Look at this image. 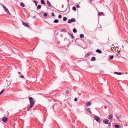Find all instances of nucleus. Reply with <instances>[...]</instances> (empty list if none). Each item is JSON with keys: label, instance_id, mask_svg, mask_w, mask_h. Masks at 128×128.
<instances>
[{"label": "nucleus", "instance_id": "nucleus-27", "mask_svg": "<svg viewBox=\"0 0 128 128\" xmlns=\"http://www.w3.org/2000/svg\"><path fill=\"white\" fill-rule=\"evenodd\" d=\"M114 58V56H110L109 59L110 60H112Z\"/></svg>", "mask_w": 128, "mask_h": 128}, {"label": "nucleus", "instance_id": "nucleus-30", "mask_svg": "<svg viewBox=\"0 0 128 128\" xmlns=\"http://www.w3.org/2000/svg\"><path fill=\"white\" fill-rule=\"evenodd\" d=\"M48 15V14L46 13H44V15L43 16L44 17H46Z\"/></svg>", "mask_w": 128, "mask_h": 128}, {"label": "nucleus", "instance_id": "nucleus-47", "mask_svg": "<svg viewBox=\"0 0 128 128\" xmlns=\"http://www.w3.org/2000/svg\"><path fill=\"white\" fill-rule=\"evenodd\" d=\"M67 1H68V2L69 0H67Z\"/></svg>", "mask_w": 128, "mask_h": 128}, {"label": "nucleus", "instance_id": "nucleus-46", "mask_svg": "<svg viewBox=\"0 0 128 128\" xmlns=\"http://www.w3.org/2000/svg\"><path fill=\"white\" fill-rule=\"evenodd\" d=\"M2 94V93L0 92V95Z\"/></svg>", "mask_w": 128, "mask_h": 128}, {"label": "nucleus", "instance_id": "nucleus-43", "mask_svg": "<svg viewBox=\"0 0 128 128\" xmlns=\"http://www.w3.org/2000/svg\"><path fill=\"white\" fill-rule=\"evenodd\" d=\"M51 8H54V7L53 6H51Z\"/></svg>", "mask_w": 128, "mask_h": 128}, {"label": "nucleus", "instance_id": "nucleus-48", "mask_svg": "<svg viewBox=\"0 0 128 128\" xmlns=\"http://www.w3.org/2000/svg\"><path fill=\"white\" fill-rule=\"evenodd\" d=\"M92 0H91L90 1V2H92Z\"/></svg>", "mask_w": 128, "mask_h": 128}, {"label": "nucleus", "instance_id": "nucleus-5", "mask_svg": "<svg viewBox=\"0 0 128 128\" xmlns=\"http://www.w3.org/2000/svg\"><path fill=\"white\" fill-rule=\"evenodd\" d=\"M103 122L105 124H108L109 120L107 119H104L103 120Z\"/></svg>", "mask_w": 128, "mask_h": 128}, {"label": "nucleus", "instance_id": "nucleus-34", "mask_svg": "<svg viewBox=\"0 0 128 128\" xmlns=\"http://www.w3.org/2000/svg\"><path fill=\"white\" fill-rule=\"evenodd\" d=\"M68 23H70L71 22V20H68Z\"/></svg>", "mask_w": 128, "mask_h": 128}, {"label": "nucleus", "instance_id": "nucleus-41", "mask_svg": "<svg viewBox=\"0 0 128 128\" xmlns=\"http://www.w3.org/2000/svg\"><path fill=\"white\" fill-rule=\"evenodd\" d=\"M18 73L19 74H21V73L20 72H18Z\"/></svg>", "mask_w": 128, "mask_h": 128}, {"label": "nucleus", "instance_id": "nucleus-17", "mask_svg": "<svg viewBox=\"0 0 128 128\" xmlns=\"http://www.w3.org/2000/svg\"><path fill=\"white\" fill-rule=\"evenodd\" d=\"M71 22H74L75 21V20L74 18H72L70 20Z\"/></svg>", "mask_w": 128, "mask_h": 128}, {"label": "nucleus", "instance_id": "nucleus-6", "mask_svg": "<svg viewBox=\"0 0 128 128\" xmlns=\"http://www.w3.org/2000/svg\"><path fill=\"white\" fill-rule=\"evenodd\" d=\"M8 118L4 117L2 118V120L4 123H6L8 120Z\"/></svg>", "mask_w": 128, "mask_h": 128}, {"label": "nucleus", "instance_id": "nucleus-26", "mask_svg": "<svg viewBox=\"0 0 128 128\" xmlns=\"http://www.w3.org/2000/svg\"><path fill=\"white\" fill-rule=\"evenodd\" d=\"M67 20V18L66 17H64L63 18V20L64 21H66Z\"/></svg>", "mask_w": 128, "mask_h": 128}, {"label": "nucleus", "instance_id": "nucleus-31", "mask_svg": "<svg viewBox=\"0 0 128 128\" xmlns=\"http://www.w3.org/2000/svg\"><path fill=\"white\" fill-rule=\"evenodd\" d=\"M4 89H3L0 92L2 94L4 92Z\"/></svg>", "mask_w": 128, "mask_h": 128}, {"label": "nucleus", "instance_id": "nucleus-21", "mask_svg": "<svg viewBox=\"0 0 128 128\" xmlns=\"http://www.w3.org/2000/svg\"><path fill=\"white\" fill-rule=\"evenodd\" d=\"M72 30L73 32H74V33H76L77 32L75 28H74Z\"/></svg>", "mask_w": 128, "mask_h": 128}, {"label": "nucleus", "instance_id": "nucleus-45", "mask_svg": "<svg viewBox=\"0 0 128 128\" xmlns=\"http://www.w3.org/2000/svg\"><path fill=\"white\" fill-rule=\"evenodd\" d=\"M118 48V46H117V47H116V48Z\"/></svg>", "mask_w": 128, "mask_h": 128}, {"label": "nucleus", "instance_id": "nucleus-23", "mask_svg": "<svg viewBox=\"0 0 128 128\" xmlns=\"http://www.w3.org/2000/svg\"><path fill=\"white\" fill-rule=\"evenodd\" d=\"M41 6L40 5H38V6L37 7V8L38 9H39L41 8Z\"/></svg>", "mask_w": 128, "mask_h": 128}, {"label": "nucleus", "instance_id": "nucleus-4", "mask_svg": "<svg viewBox=\"0 0 128 128\" xmlns=\"http://www.w3.org/2000/svg\"><path fill=\"white\" fill-rule=\"evenodd\" d=\"M22 24L23 25L27 27L28 28H29L30 26L27 23L23 22H22Z\"/></svg>", "mask_w": 128, "mask_h": 128}, {"label": "nucleus", "instance_id": "nucleus-33", "mask_svg": "<svg viewBox=\"0 0 128 128\" xmlns=\"http://www.w3.org/2000/svg\"><path fill=\"white\" fill-rule=\"evenodd\" d=\"M51 15L52 16H54V17H55V16L54 14V13L53 12H52V13Z\"/></svg>", "mask_w": 128, "mask_h": 128}, {"label": "nucleus", "instance_id": "nucleus-9", "mask_svg": "<svg viewBox=\"0 0 128 128\" xmlns=\"http://www.w3.org/2000/svg\"><path fill=\"white\" fill-rule=\"evenodd\" d=\"M114 73L118 75H120L123 74V73L121 72H114Z\"/></svg>", "mask_w": 128, "mask_h": 128}, {"label": "nucleus", "instance_id": "nucleus-29", "mask_svg": "<svg viewBox=\"0 0 128 128\" xmlns=\"http://www.w3.org/2000/svg\"><path fill=\"white\" fill-rule=\"evenodd\" d=\"M33 2L35 4L36 6L38 4V2L36 0H34Z\"/></svg>", "mask_w": 128, "mask_h": 128}, {"label": "nucleus", "instance_id": "nucleus-14", "mask_svg": "<svg viewBox=\"0 0 128 128\" xmlns=\"http://www.w3.org/2000/svg\"><path fill=\"white\" fill-rule=\"evenodd\" d=\"M96 60V58L94 57V56H93V57H92L91 58V60L92 61H95V60Z\"/></svg>", "mask_w": 128, "mask_h": 128}, {"label": "nucleus", "instance_id": "nucleus-40", "mask_svg": "<svg viewBox=\"0 0 128 128\" xmlns=\"http://www.w3.org/2000/svg\"><path fill=\"white\" fill-rule=\"evenodd\" d=\"M2 7L4 9L5 8H6L3 5H2Z\"/></svg>", "mask_w": 128, "mask_h": 128}, {"label": "nucleus", "instance_id": "nucleus-13", "mask_svg": "<svg viewBox=\"0 0 128 128\" xmlns=\"http://www.w3.org/2000/svg\"><path fill=\"white\" fill-rule=\"evenodd\" d=\"M108 118L110 120H111L112 119V114H110L108 115Z\"/></svg>", "mask_w": 128, "mask_h": 128}, {"label": "nucleus", "instance_id": "nucleus-22", "mask_svg": "<svg viewBox=\"0 0 128 128\" xmlns=\"http://www.w3.org/2000/svg\"><path fill=\"white\" fill-rule=\"evenodd\" d=\"M84 37V35L83 34H81L80 36V38H82Z\"/></svg>", "mask_w": 128, "mask_h": 128}, {"label": "nucleus", "instance_id": "nucleus-18", "mask_svg": "<svg viewBox=\"0 0 128 128\" xmlns=\"http://www.w3.org/2000/svg\"><path fill=\"white\" fill-rule=\"evenodd\" d=\"M20 6L23 7H24L25 6V5L22 2H21V3H20Z\"/></svg>", "mask_w": 128, "mask_h": 128}, {"label": "nucleus", "instance_id": "nucleus-25", "mask_svg": "<svg viewBox=\"0 0 128 128\" xmlns=\"http://www.w3.org/2000/svg\"><path fill=\"white\" fill-rule=\"evenodd\" d=\"M58 22V20L57 19L55 20L54 21V22L55 23H57Z\"/></svg>", "mask_w": 128, "mask_h": 128}, {"label": "nucleus", "instance_id": "nucleus-44", "mask_svg": "<svg viewBox=\"0 0 128 128\" xmlns=\"http://www.w3.org/2000/svg\"><path fill=\"white\" fill-rule=\"evenodd\" d=\"M34 18H35L36 17V16H34Z\"/></svg>", "mask_w": 128, "mask_h": 128}, {"label": "nucleus", "instance_id": "nucleus-28", "mask_svg": "<svg viewBox=\"0 0 128 128\" xmlns=\"http://www.w3.org/2000/svg\"><path fill=\"white\" fill-rule=\"evenodd\" d=\"M72 9L74 11H75L76 10V8L74 6L72 7Z\"/></svg>", "mask_w": 128, "mask_h": 128}, {"label": "nucleus", "instance_id": "nucleus-3", "mask_svg": "<svg viewBox=\"0 0 128 128\" xmlns=\"http://www.w3.org/2000/svg\"><path fill=\"white\" fill-rule=\"evenodd\" d=\"M94 118L96 122L99 123L100 122L101 120L98 116L95 115L94 116Z\"/></svg>", "mask_w": 128, "mask_h": 128}, {"label": "nucleus", "instance_id": "nucleus-39", "mask_svg": "<svg viewBox=\"0 0 128 128\" xmlns=\"http://www.w3.org/2000/svg\"><path fill=\"white\" fill-rule=\"evenodd\" d=\"M77 100H78V99L76 98H75L74 99V101H77Z\"/></svg>", "mask_w": 128, "mask_h": 128}, {"label": "nucleus", "instance_id": "nucleus-35", "mask_svg": "<svg viewBox=\"0 0 128 128\" xmlns=\"http://www.w3.org/2000/svg\"><path fill=\"white\" fill-rule=\"evenodd\" d=\"M69 93V92L67 90H66V94H68Z\"/></svg>", "mask_w": 128, "mask_h": 128}, {"label": "nucleus", "instance_id": "nucleus-38", "mask_svg": "<svg viewBox=\"0 0 128 128\" xmlns=\"http://www.w3.org/2000/svg\"><path fill=\"white\" fill-rule=\"evenodd\" d=\"M76 6L77 8H78L80 6L79 5H77Z\"/></svg>", "mask_w": 128, "mask_h": 128}, {"label": "nucleus", "instance_id": "nucleus-10", "mask_svg": "<svg viewBox=\"0 0 128 128\" xmlns=\"http://www.w3.org/2000/svg\"><path fill=\"white\" fill-rule=\"evenodd\" d=\"M68 34L70 35V36L71 37L72 39L74 38V37L73 36V34H70L69 32H68Z\"/></svg>", "mask_w": 128, "mask_h": 128}, {"label": "nucleus", "instance_id": "nucleus-7", "mask_svg": "<svg viewBox=\"0 0 128 128\" xmlns=\"http://www.w3.org/2000/svg\"><path fill=\"white\" fill-rule=\"evenodd\" d=\"M4 10L8 14H10V12L6 8H4Z\"/></svg>", "mask_w": 128, "mask_h": 128}, {"label": "nucleus", "instance_id": "nucleus-16", "mask_svg": "<svg viewBox=\"0 0 128 128\" xmlns=\"http://www.w3.org/2000/svg\"><path fill=\"white\" fill-rule=\"evenodd\" d=\"M96 52L99 54L101 53L102 52V51L101 50L99 49H97L96 50Z\"/></svg>", "mask_w": 128, "mask_h": 128}, {"label": "nucleus", "instance_id": "nucleus-19", "mask_svg": "<svg viewBox=\"0 0 128 128\" xmlns=\"http://www.w3.org/2000/svg\"><path fill=\"white\" fill-rule=\"evenodd\" d=\"M115 127L116 128H119L120 126L118 124H116L115 125Z\"/></svg>", "mask_w": 128, "mask_h": 128}, {"label": "nucleus", "instance_id": "nucleus-12", "mask_svg": "<svg viewBox=\"0 0 128 128\" xmlns=\"http://www.w3.org/2000/svg\"><path fill=\"white\" fill-rule=\"evenodd\" d=\"M104 14V13L102 12H99L98 13V15L99 16H101L103 15Z\"/></svg>", "mask_w": 128, "mask_h": 128}, {"label": "nucleus", "instance_id": "nucleus-42", "mask_svg": "<svg viewBox=\"0 0 128 128\" xmlns=\"http://www.w3.org/2000/svg\"><path fill=\"white\" fill-rule=\"evenodd\" d=\"M63 30H64V32H66V30H65L64 29Z\"/></svg>", "mask_w": 128, "mask_h": 128}, {"label": "nucleus", "instance_id": "nucleus-37", "mask_svg": "<svg viewBox=\"0 0 128 128\" xmlns=\"http://www.w3.org/2000/svg\"><path fill=\"white\" fill-rule=\"evenodd\" d=\"M108 126L109 127L111 125L110 122L108 123Z\"/></svg>", "mask_w": 128, "mask_h": 128}, {"label": "nucleus", "instance_id": "nucleus-24", "mask_svg": "<svg viewBox=\"0 0 128 128\" xmlns=\"http://www.w3.org/2000/svg\"><path fill=\"white\" fill-rule=\"evenodd\" d=\"M87 111L88 112H89L90 113H92V112L90 111V108H88L87 109Z\"/></svg>", "mask_w": 128, "mask_h": 128}, {"label": "nucleus", "instance_id": "nucleus-2", "mask_svg": "<svg viewBox=\"0 0 128 128\" xmlns=\"http://www.w3.org/2000/svg\"><path fill=\"white\" fill-rule=\"evenodd\" d=\"M114 115L116 118L117 120L118 121L120 122V120L122 118L121 115L118 114L116 113L114 114Z\"/></svg>", "mask_w": 128, "mask_h": 128}, {"label": "nucleus", "instance_id": "nucleus-8", "mask_svg": "<svg viewBox=\"0 0 128 128\" xmlns=\"http://www.w3.org/2000/svg\"><path fill=\"white\" fill-rule=\"evenodd\" d=\"M86 106H90L91 104V103L90 102L88 101L86 103Z\"/></svg>", "mask_w": 128, "mask_h": 128}, {"label": "nucleus", "instance_id": "nucleus-20", "mask_svg": "<svg viewBox=\"0 0 128 128\" xmlns=\"http://www.w3.org/2000/svg\"><path fill=\"white\" fill-rule=\"evenodd\" d=\"M41 2L43 5H44L45 4L44 2V0H41Z\"/></svg>", "mask_w": 128, "mask_h": 128}, {"label": "nucleus", "instance_id": "nucleus-15", "mask_svg": "<svg viewBox=\"0 0 128 128\" xmlns=\"http://www.w3.org/2000/svg\"><path fill=\"white\" fill-rule=\"evenodd\" d=\"M91 52H88L87 54H86L85 55L86 57H88L91 55Z\"/></svg>", "mask_w": 128, "mask_h": 128}, {"label": "nucleus", "instance_id": "nucleus-32", "mask_svg": "<svg viewBox=\"0 0 128 128\" xmlns=\"http://www.w3.org/2000/svg\"><path fill=\"white\" fill-rule=\"evenodd\" d=\"M62 18V16L60 14L58 16V18Z\"/></svg>", "mask_w": 128, "mask_h": 128}, {"label": "nucleus", "instance_id": "nucleus-36", "mask_svg": "<svg viewBox=\"0 0 128 128\" xmlns=\"http://www.w3.org/2000/svg\"><path fill=\"white\" fill-rule=\"evenodd\" d=\"M20 77L22 78H24V76L22 75L20 76Z\"/></svg>", "mask_w": 128, "mask_h": 128}, {"label": "nucleus", "instance_id": "nucleus-11", "mask_svg": "<svg viewBox=\"0 0 128 128\" xmlns=\"http://www.w3.org/2000/svg\"><path fill=\"white\" fill-rule=\"evenodd\" d=\"M47 3L48 6L49 7H51L52 6V5L50 3L48 0L47 1Z\"/></svg>", "mask_w": 128, "mask_h": 128}, {"label": "nucleus", "instance_id": "nucleus-1", "mask_svg": "<svg viewBox=\"0 0 128 128\" xmlns=\"http://www.w3.org/2000/svg\"><path fill=\"white\" fill-rule=\"evenodd\" d=\"M29 102L30 105V106L27 108V110H30L31 108H32L34 106L35 102L33 100V98L32 97H29Z\"/></svg>", "mask_w": 128, "mask_h": 128}]
</instances>
